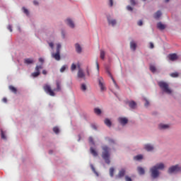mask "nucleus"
<instances>
[{
    "mask_svg": "<svg viewBox=\"0 0 181 181\" xmlns=\"http://www.w3.org/2000/svg\"><path fill=\"white\" fill-rule=\"evenodd\" d=\"M125 180L126 181H132V179L129 176L126 175L125 176Z\"/></svg>",
    "mask_w": 181,
    "mask_h": 181,
    "instance_id": "44",
    "label": "nucleus"
},
{
    "mask_svg": "<svg viewBox=\"0 0 181 181\" xmlns=\"http://www.w3.org/2000/svg\"><path fill=\"white\" fill-rule=\"evenodd\" d=\"M165 169V164L160 163H158L156 165L153 166L150 169V172L151 173V177L153 179H156V177H159V170H163Z\"/></svg>",
    "mask_w": 181,
    "mask_h": 181,
    "instance_id": "2",
    "label": "nucleus"
},
{
    "mask_svg": "<svg viewBox=\"0 0 181 181\" xmlns=\"http://www.w3.org/2000/svg\"><path fill=\"white\" fill-rule=\"evenodd\" d=\"M114 4L112 0H110V6H112V5Z\"/></svg>",
    "mask_w": 181,
    "mask_h": 181,
    "instance_id": "54",
    "label": "nucleus"
},
{
    "mask_svg": "<svg viewBox=\"0 0 181 181\" xmlns=\"http://www.w3.org/2000/svg\"><path fill=\"white\" fill-rule=\"evenodd\" d=\"M171 77H179V74L177 72H174L170 74Z\"/></svg>",
    "mask_w": 181,
    "mask_h": 181,
    "instance_id": "40",
    "label": "nucleus"
},
{
    "mask_svg": "<svg viewBox=\"0 0 181 181\" xmlns=\"http://www.w3.org/2000/svg\"><path fill=\"white\" fill-rule=\"evenodd\" d=\"M160 16H162V12H160V11H158L154 14L155 19H159L160 18Z\"/></svg>",
    "mask_w": 181,
    "mask_h": 181,
    "instance_id": "19",
    "label": "nucleus"
},
{
    "mask_svg": "<svg viewBox=\"0 0 181 181\" xmlns=\"http://www.w3.org/2000/svg\"><path fill=\"white\" fill-rule=\"evenodd\" d=\"M8 88L14 94H16V93H18V89H16V88H15V86H10Z\"/></svg>",
    "mask_w": 181,
    "mask_h": 181,
    "instance_id": "20",
    "label": "nucleus"
},
{
    "mask_svg": "<svg viewBox=\"0 0 181 181\" xmlns=\"http://www.w3.org/2000/svg\"><path fill=\"white\" fill-rule=\"evenodd\" d=\"M90 153H92L94 156H98V153H97V151H95V149H94L93 147H90Z\"/></svg>",
    "mask_w": 181,
    "mask_h": 181,
    "instance_id": "23",
    "label": "nucleus"
},
{
    "mask_svg": "<svg viewBox=\"0 0 181 181\" xmlns=\"http://www.w3.org/2000/svg\"><path fill=\"white\" fill-rule=\"evenodd\" d=\"M33 4H34V5H38L39 4V3H37L36 1H34Z\"/></svg>",
    "mask_w": 181,
    "mask_h": 181,
    "instance_id": "56",
    "label": "nucleus"
},
{
    "mask_svg": "<svg viewBox=\"0 0 181 181\" xmlns=\"http://www.w3.org/2000/svg\"><path fill=\"white\" fill-rule=\"evenodd\" d=\"M1 139L6 140V136L5 135V132L4 130L1 129Z\"/></svg>",
    "mask_w": 181,
    "mask_h": 181,
    "instance_id": "27",
    "label": "nucleus"
},
{
    "mask_svg": "<svg viewBox=\"0 0 181 181\" xmlns=\"http://www.w3.org/2000/svg\"><path fill=\"white\" fill-rule=\"evenodd\" d=\"M49 153H53V151H49Z\"/></svg>",
    "mask_w": 181,
    "mask_h": 181,
    "instance_id": "58",
    "label": "nucleus"
},
{
    "mask_svg": "<svg viewBox=\"0 0 181 181\" xmlns=\"http://www.w3.org/2000/svg\"><path fill=\"white\" fill-rule=\"evenodd\" d=\"M86 73L88 76H90V71L88 70V69H86Z\"/></svg>",
    "mask_w": 181,
    "mask_h": 181,
    "instance_id": "55",
    "label": "nucleus"
},
{
    "mask_svg": "<svg viewBox=\"0 0 181 181\" xmlns=\"http://www.w3.org/2000/svg\"><path fill=\"white\" fill-rule=\"evenodd\" d=\"M78 78H84L86 77V74H84V72L82 71V69L78 70Z\"/></svg>",
    "mask_w": 181,
    "mask_h": 181,
    "instance_id": "15",
    "label": "nucleus"
},
{
    "mask_svg": "<svg viewBox=\"0 0 181 181\" xmlns=\"http://www.w3.org/2000/svg\"><path fill=\"white\" fill-rule=\"evenodd\" d=\"M94 112L97 115H100L101 114V110L100 108L96 107V108L94 109Z\"/></svg>",
    "mask_w": 181,
    "mask_h": 181,
    "instance_id": "28",
    "label": "nucleus"
},
{
    "mask_svg": "<svg viewBox=\"0 0 181 181\" xmlns=\"http://www.w3.org/2000/svg\"><path fill=\"white\" fill-rule=\"evenodd\" d=\"M137 170L139 175H145V170L143 168L138 167Z\"/></svg>",
    "mask_w": 181,
    "mask_h": 181,
    "instance_id": "21",
    "label": "nucleus"
},
{
    "mask_svg": "<svg viewBox=\"0 0 181 181\" xmlns=\"http://www.w3.org/2000/svg\"><path fill=\"white\" fill-rule=\"evenodd\" d=\"M95 64H96L97 70H98V71H99V70H100V65L98 64V61L95 62Z\"/></svg>",
    "mask_w": 181,
    "mask_h": 181,
    "instance_id": "45",
    "label": "nucleus"
},
{
    "mask_svg": "<svg viewBox=\"0 0 181 181\" xmlns=\"http://www.w3.org/2000/svg\"><path fill=\"white\" fill-rule=\"evenodd\" d=\"M130 4L133 6H135V5H136V2L135 1V0H130Z\"/></svg>",
    "mask_w": 181,
    "mask_h": 181,
    "instance_id": "43",
    "label": "nucleus"
},
{
    "mask_svg": "<svg viewBox=\"0 0 181 181\" xmlns=\"http://www.w3.org/2000/svg\"><path fill=\"white\" fill-rule=\"evenodd\" d=\"M39 62L40 63H44L45 59H43V58H39Z\"/></svg>",
    "mask_w": 181,
    "mask_h": 181,
    "instance_id": "52",
    "label": "nucleus"
},
{
    "mask_svg": "<svg viewBox=\"0 0 181 181\" xmlns=\"http://www.w3.org/2000/svg\"><path fill=\"white\" fill-rule=\"evenodd\" d=\"M155 46L153 45V43L150 42V49H153Z\"/></svg>",
    "mask_w": 181,
    "mask_h": 181,
    "instance_id": "51",
    "label": "nucleus"
},
{
    "mask_svg": "<svg viewBox=\"0 0 181 181\" xmlns=\"http://www.w3.org/2000/svg\"><path fill=\"white\" fill-rule=\"evenodd\" d=\"M3 101H4V103H6V101H7L6 98H3Z\"/></svg>",
    "mask_w": 181,
    "mask_h": 181,
    "instance_id": "57",
    "label": "nucleus"
},
{
    "mask_svg": "<svg viewBox=\"0 0 181 181\" xmlns=\"http://www.w3.org/2000/svg\"><path fill=\"white\" fill-rule=\"evenodd\" d=\"M7 29L9 30L10 32H12V25H8L7 26Z\"/></svg>",
    "mask_w": 181,
    "mask_h": 181,
    "instance_id": "48",
    "label": "nucleus"
},
{
    "mask_svg": "<svg viewBox=\"0 0 181 181\" xmlns=\"http://www.w3.org/2000/svg\"><path fill=\"white\" fill-rule=\"evenodd\" d=\"M43 69V66L42 65H38L35 67V71H40Z\"/></svg>",
    "mask_w": 181,
    "mask_h": 181,
    "instance_id": "36",
    "label": "nucleus"
},
{
    "mask_svg": "<svg viewBox=\"0 0 181 181\" xmlns=\"http://www.w3.org/2000/svg\"><path fill=\"white\" fill-rule=\"evenodd\" d=\"M142 1H146V0H142Z\"/></svg>",
    "mask_w": 181,
    "mask_h": 181,
    "instance_id": "60",
    "label": "nucleus"
},
{
    "mask_svg": "<svg viewBox=\"0 0 181 181\" xmlns=\"http://www.w3.org/2000/svg\"><path fill=\"white\" fill-rule=\"evenodd\" d=\"M158 86L163 93H166V94H172V89L169 88V83L165 81H159Z\"/></svg>",
    "mask_w": 181,
    "mask_h": 181,
    "instance_id": "4",
    "label": "nucleus"
},
{
    "mask_svg": "<svg viewBox=\"0 0 181 181\" xmlns=\"http://www.w3.org/2000/svg\"><path fill=\"white\" fill-rule=\"evenodd\" d=\"M60 49H62V45L57 44V52L52 54V57L57 60V62H59L61 59L60 57Z\"/></svg>",
    "mask_w": 181,
    "mask_h": 181,
    "instance_id": "5",
    "label": "nucleus"
},
{
    "mask_svg": "<svg viewBox=\"0 0 181 181\" xmlns=\"http://www.w3.org/2000/svg\"><path fill=\"white\" fill-rule=\"evenodd\" d=\"M105 57V52L101 50L100 51V59L104 60V58Z\"/></svg>",
    "mask_w": 181,
    "mask_h": 181,
    "instance_id": "35",
    "label": "nucleus"
},
{
    "mask_svg": "<svg viewBox=\"0 0 181 181\" xmlns=\"http://www.w3.org/2000/svg\"><path fill=\"white\" fill-rule=\"evenodd\" d=\"M76 69H77V66L75 64H72V65L71 66V71H74V70H76Z\"/></svg>",
    "mask_w": 181,
    "mask_h": 181,
    "instance_id": "39",
    "label": "nucleus"
},
{
    "mask_svg": "<svg viewBox=\"0 0 181 181\" xmlns=\"http://www.w3.org/2000/svg\"><path fill=\"white\" fill-rule=\"evenodd\" d=\"M23 11L24 12V13H25V15H29V11L25 8V7H23Z\"/></svg>",
    "mask_w": 181,
    "mask_h": 181,
    "instance_id": "42",
    "label": "nucleus"
},
{
    "mask_svg": "<svg viewBox=\"0 0 181 181\" xmlns=\"http://www.w3.org/2000/svg\"><path fill=\"white\" fill-rule=\"evenodd\" d=\"M118 121L122 125H126V124H128V119L126 117H119Z\"/></svg>",
    "mask_w": 181,
    "mask_h": 181,
    "instance_id": "7",
    "label": "nucleus"
},
{
    "mask_svg": "<svg viewBox=\"0 0 181 181\" xmlns=\"http://www.w3.org/2000/svg\"><path fill=\"white\" fill-rule=\"evenodd\" d=\"M146 103L144 104L145 107H148L149 105V101L145 99Z\"/></svg>",
    "mask_w": 181,
    "mask_h": 181,
    "instance_id": "47",
    "label": "nucleus"
},
{
    "mask_svg": "<svg viewBox=\"0 0 181 181\" xmlns=\"http://www.w3.org/2000/svg\"><path fill=\"white\" fill-rule=\"evenodd\" d=\"M105 125H107V127H111L112 125L111 120L110 119H105Z\"/></svg>",
    "mask_w": 181,
    "mask_h": 181,
    "instance_id": "26",
    "label": "nucleus"
},
{
    "mask_svg": "<svg viewBox=\"0 0 181 181\" xmlns=\"http://www.w3.org/2000/svg\"><path fill=\"white\" fill-rule=\"evenodd\" d=\"M49 46L51 49H53L54 47V44H53V42H49Z\"/></svg>",
    "mask_w": 181,
    "mask_h": 181,
    "instance_id": "46",
    "label": "nucleus"
},
{
    "mask_svg": "<svg viewBox=\"0 0 181 181\" xmlns=\"http://www.w3.org/2000/svg\"><path fill=\"white\" fill-rule=\"evenodd\" d=\"M53 132H54L55 134H59V132H60V130L59 129V127H55L53 128Z\"/></svg>",
    "mask_w": 181,
    "mask_h": 181,
    "instance_id": "38",
    "label": "nucleus"
},
{
    "mask_svg": "<svg viewBox=\"0 0 181 181\" xmlns=\"http://www.w3.org/2000/svg\"><path fill=\"white\" fill-rule=\"evenodd\" d=\"M144 149H146V151H147L148 152H151V151L153 150V146L151 144H146L144 146Z\"/></svg>",
    "mask_w": 181,
    "mask_h": 181,
    "instance_id": "13",
    "label": "nucleus"
},
{
    "mask_svg": "<svg viewBox=\"0 0 181 181\" xmlns=\"http://www.w3.org/2000/svg\"><path fill=\"white\" fill-rule=\"evenodd\" d=\"M134 160H142L144 159V156L142 155H137L134 157Z\"/></svg>",
    "mask_w": 181,
    "mask_h": 181,
    "instance_id": "24",
    "label": "nucleus"
},
{
    "mask_svg": "<svg viewBox=\"0 0 181 181\" xmlns=\"http://www.w3.org/2000/svg\"><path fill=\"white\" fill-rule=\"evenodd\" d=\"M168 128H169V124H159L160 129H168Z\"/></svg>",
    "mask_w": 181,
    "mask_h": 181,
    "instance_id": "22",
    "label": "nucleus"
},
{
    "mask_svg": "<svg viewBox=\"0 0 181 181\" xmlns=\"http://www.w3.org/2000/svg\"><path fill=\"white\" fill-rule=\"evenodd\" d=\"M150 70L152 71V73H155L156 71V67L153 65H151Z\"/></svg>",
    "mask_w": 181,
    "mask_h": 181,
    "instance_id": "33",
    "label": "nucleus"
},
{
    "mask_svg": "<svg viewBox=\"0 0 181 181\" xmlns=\"http://www.w3.org/2000/svg\"><path fill=\"white\" fill-rule=\"evenodd\" d=\"M25 64H33L35 61L32 58H27L24 59Z\"/></svg>",
    "mask_w": 181,
    "mask_h": 181,
    "instance_id": "12",
    "label": "nucleus"
},
{
    "mask_svg": "<svg viewBox=\"0 0 181 181\" xmlns=\"http://www.w3.org/2000/svg\"><path fill=\"white\" fill-rule=\"evenodd\" d=\"M107 22H108V24L111 25L112 26H115V25H117V20L115 19L107 18Z\"/></svg>",
    "mask_w": 181,
    "mask_h": 181,
    "instance_id": "14",
    "label": "nucleus"
},
{
    "mask_svg": "<svg viewBox=\"0 0 181 181\" xmlns=\"http://www.w3.org/2000/svg\"><path fill=\"white\" fill-rule=\"evenodd\" d=\"M99 81V86L100 87L101 91H104L105 90V87L104 86V83H103V79L102 77L99 78L98 79Z\"/></svg>",
    "mask_w": 181,
    "mask_h": 181,
    "instance_id": "10",
    "label": "nucleus"
},
{
    "mask_svg": "<svg viewBox=\"0 0 181 181\" xmlns=\"http://www.w3.org/2000/svg\"><path fill=\"white\" fill-rule=\"evenodd\" d=\"M81 90L82 91H86L87 90V86H86V83H82L81 86Z\"/></svg>",
    "mask_w": 181,
    "mask_h": 181,
    "instance_id": "32",
    "label": "nucleus"
},
{
    "mask_svg": "<svg viewBox=\"0 0 181 181\" xmlns=\"http://www.w3.org/2000/svg\"><path fill=\"white\" fill-rule=\"evenodd\" d=\"M129 107H130L132 110H135V108H136V103H135L134 100L129 102Z\"/></svg>",
    "mask_w": 181,
    "mask_h": 181,
    "instance_id": "16",
    "label": "nucleus"
},
{
    "mask_svg": "<svg viewBox=\"0 0 181 181\" xmlns=\"http://www.w3.org/2000/svg\"><path fill=\"white\" fill-rule=\"evenodd\" d=\"M125 176V169H122L119 171L118 175L116 176L117 179H121V177H124Z\"/></svg>",
    "mask_w": 181,
    "mask_h": 181,
    "instance_id": "8",
    "label": "nucleus"
},
{
    "mask_svg": "<svg viewBox=\"0 0 181 181\" xmlns=\"http://www.w3.org/2000/svg\"><path fill=\"white\" fill-rule=\"evenodd\" d=\"M180 170V167L178 165H173L168 169V173H175Z\"/></svg>",
    "mask_w": 181,
    "mask_h": 181,
    "instance_id": "6",
    "label": "nucleus"
},
{
    "mask_svg": "<svg viewBox=\"0 0 181 181\" xmlns=\"http://www.w3.org/2000/svg\"><path fill=\"white\" fill-rule=\"evenodd\" d=\"M102 149V158L104 159L105 163L110 165L111 163V160H110V156H111V153H110V148L107 146H103Z\"/></svg>",
    "mask_w": 181,
    "mask_h": 181,
    "instance_id": "3",
    "label": "nucleus"
},
{
    "mask_svg": "<svg viewBox=\"0 0 181 181\" xmlns=\"http://www.w3.org/2000/svg\"><path fill=\"white\" fill-rule=\"evenodd\" d=\"M90 168H91L93 172L94 173V174L97 175V176H98V173H97V171L95 170V168H94V165H93V164H90Z\"/></svg>",
    "mask_w": 181,
    "mask_h": 181,
    "instance_id": "34",
    "label": "nucleus"
},
{
    "mask_svg": "<svg viewBox=\"0 0 181 181\" xmlns=\"http://www.w3.org/2000/svg\"><path fill=\"white\" fill-rule=\"evenodd\" d=\"M75 47L77 53H80L81 52V46H80V45L76 44Z\"/></svg>",
    "mask_w": 181,
    "mask_h": 181,
    "instance_id": "25",
    "label": "nucleus"
},
{
    "mask_svg": "<svg viewBox=\"0 0 181 181\" xmlns=\"http://www.w3.org/2000/svg\"><path fill=\"white\" fill-rule=\"evenodd\" d=\"M66 25H68V26L72 29L74 28V22H73L70 18L66 19Z\"/></svg>",
    "mask_w": 181,
    "mask_h": 181,
    "instance_id": "11",
    "label": "nucleus"
},
{
    "mask_svg": "<svg viewBox=\"0 0 181 181\" xmlns=\"http://www.w3.org/2000/svg\"><path fill=\"white\" fill-rule=\"evenodd\" d=\"M88 141L90 145H94V139H93V137H89Z\"/></svg>",
    "mask_w": 181,
    "mask_h": 181,
    "instance_id": "41",
    "label": "nucleus"
},
{
    "mask_svg": "<svg viewBox=\"0 0 181 181\" xmlns=\"http://www.w3.org/2000/svg\"><path fill=\"white\" fill-rule=\"evenodd\" d=\"M137 25H138L139 26H142V25H143L142 21L140 20V21L137 23Z\"/></svg>",
    "mask_w": 181,
    "mask_h": 181,
    "instance_id": "49",
    "label": "nucleus"
},
{
    "mask_svg": "<svg viewBox=\"0 0 181 181\" xmlns=\"http://www.w3.org/2000/svg\"><path fill=\"white\" fill-rule=\"evenodd\" d=\"M168 59L171 62H175V60H177V54H170L168 55Z\"/></svg>",
    "mask_w": 181,
    "mask_h": 181,
    "instance_id": "9",
    "label": "nucleus"
},
{
    "mask_svg": "<svg viewBox=\"0 0 181 181\" xmlns=\"http://www.w3.org/2000/svg\"><path fill=\"white\" fill-rule=\"evenodd\" d=\"M107 73L110 76V77L111 78V79L112 80L115 86H117V82H115V79H114V77H112V75L111 74V72H110L109 71H107Z\"/></svg>",
    "mask_w": 181,
    "mask_h": 181,
    "instance_id": "31",
    "label": "nucleus"
},
{
    "mask_svg": "<svg viewBox=\"0 0 181 181\" xmlns=\"http://www.w3.org/2000/svg\"><path fill=\"white\" fill-rule=\"evenodd\" d=\"M56 84H57V88L52 90V86H50V85L49 84H45L43 86V89L45 90V92L47 94H49V95H51V97H54V95H56V94L54 93V91H62V83H60V81H56Z\"/></svg>",
    "mask_w": 181,
    "mask_h": 181,
    "instance_id": "1",
    "label": "nucleus"
},
{
    "mask_svg": "<svg viewBox=\"0 0 181 181\" xmlns=\"http://www.w3.org/2000/svg\"><path fill=\"white\" fill-rule=\"evenodd\" d=\"M114 168H110V175L111 176V177H114Z\"/></svg>",
    "mask_w": 181,
    "mask_h": 181,
    "instance_id": "37",
    "label": "nucleus"
},
{
    "mask_svg": "<svg viewBox=\"0 0 181 181\" xmlns=\"http://www.w3.org/2000/svg\"><path fill=\"white\" fill-rule=\"evenodd\" d=\"M42 74H44L45 76H46V74H47V71L46 70H43L42 71Z\"/></svg>",
    "mask_w": 181,
    "mask_h": 181,
    "instance_id": "53",
    "label": "nucleus"
},
{
    "mask_svg": "<svg viewBox=\"0 0 181 181\" xmlns=\"http://www.w3.org/2000/svg\"><path fill=\"white\" fill-rule=\"evenodd\" d=\"M170 0H165V2H169Z\"/></svg>",
    "mask_w": 181,
    "mask_h": 181,
    "instance_id": "59",
    "label": "nucleus"
},
{
    "mask_svg": "<svg viewBox=\"0 0 181 181\" xmlns=\"http://www.w3.org/2000/svg\"><path fill=\"white\" fill-rule=\"evenodd\" d=\"M130 49H132V50H134V52L136 50V43H135V42L132 41L130 42Z\"/></svg>",
    "mask_w": 181,
    "mask_h": 181,
    "instance_id": "18",
    "label": "nucleus"
},
{
    "mask_svg": "<svg viewBox=\"0 0 181 181\" xmlns=\"http://www.w3.org/2000/svg\"><path fill=\"white\" fill-rule=\"evenodd\" d=\"M66 69H68L67 65L62 66V68L60 69L61 73H64V71H66Z\"/></svg>",
    "mask_w": 181,
    "mask_h": 181,
    "instance_id": "30",
    "label": "nucleus"
},
{
    "mask_svg": "<svg viewBox=\"0 0 181 181\" xmlns=\"http://www.w3.org/2000/svg\"><path fill=\"white\" fill-rule=\"evenodd\" d=\"M157 28L160 30H165L166 26H165V25H163L161 22H159V23H157Z\"/></svg>",
    "mask_w": 181,
    "mask_h": 181,
    "instance_id": "17",
    "label": "nucleus"
},
{
    "mask_svg": "<svg viewBox=\"0 0 181 181\" xmlns=\"http://www.w3.org/2000/svg\"><path fill=\"white\" fill-rule=\"evenodd\" d=\"M33 77H37V76H40V71H36L32 74Z\"/></svg>",
    "mask_w": 181,
    "mask_h": 181,
    "instance_id": "29",
    "label": "nucleus"
},
{
    "mask_svg": "<svg viewBox=\"0 0 181 181\" xmlns=\"http://www.w3.org/2000/svg\"><path fill=\"white\" fill-rule=\"evenodd\" d=\"M127 11H132L133 10L132 7H131L130 6H127Z\"/></svg>",
    "mask_w": 181,
    "mask_h": 181,
    "instance_id": "50",
    "label": "nucleus"
}]
</instances>
